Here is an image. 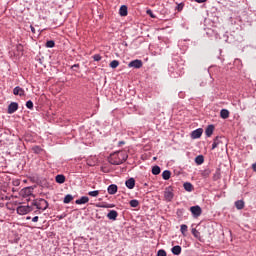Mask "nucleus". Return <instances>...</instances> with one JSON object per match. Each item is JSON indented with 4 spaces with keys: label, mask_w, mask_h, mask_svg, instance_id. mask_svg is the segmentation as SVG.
Masks as SVG:
<instances>
[{
    "label": "nucleus",
    "mask_w": 256,
    "mask_h": 256,
    "mask_svg": "<svg viewBox=\"0 0 256 256\" xmlns=\"http://www.w3.org/2000/svg\"><path fill=\"white\" fill-rule=\"evenodd\" d=\"M128 158L127 152L117 151L110 155L108 161L111 165H123Z\"/></svg>",
    "instance_id": "1"
},
{
    "label": "nucleus",
    "mask_w": 256,
    "mask_h": 256,
    "mask_svg": "<svg viewBox=\"0 0 256 256\" xmlns=\"http://www.w3.org/2000/svg\"><path fill=\"white\" fill-rule=\"evenodd\" d=\"M32 206L36 207L38 211H47L49 209V202L43 198H37L32 201Z\"/></svg>",
    "instance_id": "2"
},
{
    "label": "nucleus",
    "mask_w": 256,
    "mask_h": 256,
    "mask_svg": "<svg viewBox=\"0 0 256 256\" xmlns=\"http://www.w3.org/2000/svg\"><path fill=\"white\" fill-rule=\"evenodd\" d=\"M175 197V194H173V187L169 186L164 191V199H166L168 202L173 201V198Z\"/></svg>",
    "instance_id": "3"
},
{
    "label": "nucleus",
    "mask_w": 256,
    "mask_h": 256,
    "mask_svg": "<svg viewBox=\"0 0 256 256\" xmlns=\"http://www.w3.org/2000/svg\"><path fill=\"white\" fill-rule=\"evenodd\" d=\"M16 211L18 215H27V213L33 211V208H31V206H18Z\"/></svg>",
    "instance_id": "4"
},
{
    "label": "nucleus",
    "mask_w": 256,
    "mask_h": 256,
    "mask_svg": "<svg viewBox=\"0 0 256 256\" xmlns=\"http://www.w3.org/2000/svg\"><path fill=\"white\" fill-rule=\"evenodd\" d=\"M190 211L193 217H201V213H203V210L199 205L190 207Z\"/></svg>",
    "instance_id": "5"
},
{
    "label": "nucleus",
    "mask_w": 256,
    "mask_h": 256,
    "mask_svg": "<svg viewBox=\"0 0 256 256\" xmlns=\"http://www.w3.org/2000/svg\"><path fill=\"white\" fill-rule=\"evenodd\" d=\"M128 67H132L133 69H141L143 67V61L136 59L129 62Z\"/></svg>",
    "instance_id": "6"
},
{
    "label": "nucleus",
    "mask_w": 256,
    "mask_h": 256,
    "mask_svg": "<svg viewBox=\"0 0 256 256\" xmlns=\"http://www.w3.org/2000/svg\"><path fill=\"white\" fill-rule=\"evenodd\" d=\"M17 109H19V104L17 102H12L8 105V111L7 113L9 115H13V113H15V111H17Z\"/></svg>",
    "instance_id": "7"
},
{
    "label": "nucleus",
    "mask_w": 256,
    "mask_h": 256,
    "mask_svg": "<svg viewBox=\"0 0 256 256\" xmlns=\"http://www.w3.org/2000/svg\"><path fill=\"white\" fill-rule=\"evenodd\" d=\"M223 141H225V138L224 137H221V136H217L214 141H213V144H212V150L213 149H217V147H219V145H221L223 143Z\"/></svg>",
    "instance_id": "8"
},
{
    "label": "nucleus",
    "mask_w": 256,
    "mask_h": 256,
    "mask_svg": "<svg viewBox=\"0 0 256 256\" xmlns=\"http://www.w3.org/2000/svg\"><path fill=\"white\" fill-rule=\"evenodd\" d=\"M202 135H203V129L198 128V129L192 131L191 138L192 139H199V138H201Z\"/></svg>",
    "instance_id": "9"
},
{
    "label": "nucleus",
    "mask_w": 256,
    "mask_h": 256,
    "mask_svg": "<svg viewBox=\"0 0 256 256\" xmlns=\"http://www.w3.org/2000/svg\"><path fill=\"white\" fill-rule=\"evenodd\" d=\"M13 95H18L19 97H25V90L20 86H16L13 89Z\"/></svg>",
    "instance_id": "10"
},
{
    "label": "nucleus",
    "mask_w": 256,
    "mask_h": 256,
    "mask_svg": "<svg viewBox=\"0 0 256 256\" xmlns=\"http://www.w3.org/2000/svg\"><path fill=\"white\" fill-rule=\"evenodd\" d=\"M119 216V213H117L116 210H110L109 213L107 214L108 219L110 221H117V217Z\"/></svg>",
    "instance_id": "11"
},
{
    "label": "nucleus",
    "mask_w": 256,
    "mask_h": 256,
    "mask_svg": "<svg viewBox=\"0 0 256 256\" xmlns=\"http://www.w3.org/2000/svg\"><path fill=\"white\" fill-rule=\"evenodd\" d=\"M213 131H215V126H213V124L208 125L205 130L206 137H211V135H213Z\"/></svg>",
    "instance_id": "12"
},
{
    "label": "nucleus",
    "mask_w": 256,
    "mask_h": 256,
    "mask_svg": "<svg viewBox=\"0 0 256 256\" xmlns=\"http://www.w3.org/2000/svg\"><path fill=\"white\" fill-rule=\"evenodd\" d=\"M76 205H85V203H89V197L82 196L80 199L75 201Z\"/></svg>",
    "instance_id": "13"
},
{
    "label": "nucleus",
    "mask_w": 256,
    "mask_h": 256,
    "mask_svg": "<svg viewBox=\"0 0 256 256\" xmlns=\"http://www.w3.org/2000/svg\"><path fill=\"white\" fill-rule=\"evenodd\" d=\"M125 185L128 189H134L135 188V178H130L126 180Z\"/></svg>",
    "instance_id": "14"
},
{
    "label": "nucleus",
    "mask_w": 256,
    "mask_h": 256,
    "mask_svg": "<svg viewBox=\"0 0 256 256\" xmlns=\"http://www.w3.org/2000/svg\"><path fill=\"white\" fill-rule=\"evenodd\" d=\"M205 163V157L203 155H198L195 158V164L196 165H203Z\"/></svg>",
    "instance_id": "15"
},
{
    "label": "nucleus",
    "mask_w": 256,
    "mask_h": 256,
    "mask_svg": "<svg viewBox=\"0 0 256 256\" xmlns=\"http://www.w3.org/2000/svg\"><path fill=\"white\" fill-rule=\"evenodd\" d=\"M108 193H109V195H115V193H117V185H115V184L109 185Z\"/></svg>",
    "instance_id": "16"
},
{
    "label": "nucleus",
    "mask_w": 256,
    "mask_h": 256,
    "mask_svg": "<svg viewBox=\"0 0 256 256\" xmlns=\"http://www.w3.org/2000/svg\"><path fill=\"white\" fill-rule=\"evenodd\" d=\"M127 6L126 5H122L119 9V15L121 17H127Z\"/></svg>",
    "instance_id": "17"
},
{
    "label": "nucleus",
    "mask_w": 256,
    "mask_h": 256,
    "mask_svg": "<svg viewBox=\"0 0 256 256\" xmlns=\"http://www.w3.org/2000/svg\"><path fill=\"white\" fill-rule=\"evenodd\" d=\"M55 181L56 183H59L60 185H62V183H65V175L63 174L56 175Z\"/></svg>",
    "instance_id": "18"
},
{
    "label": "nucleus",
    "mask_w": 256,
    "mask_h": 256,
    "mask_svg": "<svg viewBox=\"0 0 256 256\" xmlns=\"http://www.w3.org/2000/svg\"><path fill=\"white\" fill-rule=\"evenodd\" d=\"M23 195H25L26 197H29L31 195H33V188L31 187H26L22 190Z\"/></svg>",
    "instance_id": "19"
},
{
    "label": "nucleus",
    "mask_w": 256,
    "mask_h": 256,
    "mask_svg": "<svg viewBox=\"0 0 256 256\" xmlns=\"http://www.w3.org/2000/svg\"><path fill=\"white\" fill-rule=\"evenodd\" d=\"M181 251L182 249H181V246L179 245H176L171 249V252L173 253V255H181Z\"/></svg>",
    "instance_id": "20"
},
{
    "label": "nucleus",
    "mask_w": 256,
    "mask_h": 256,
    "mask_svg": "<svg viewBox=\"0 0 256 256\" xmlns=\"http://www.w3.org/2000/svg\"><path fill=\"white\" fill-rule=\"evenodd\" d=\"M162 178L164 179V181H169V179H171V171L164 170L162 173Z\"/></svg>",
    "instance_id": "21"
},
{
    "label": "nucleus",
    "mask_w": 256,
    "mask_h": 256,
    "mask_svg": "<svg viewBox=\"0 0 256 256\" xmlns=\"http://www.w3.org/2000/svg\"><path fill=\"white\" fill-rule=\"evenodd\" d=\"M235 207H236V209H238V210L244 209V207H245V202H244L243 200H237V201L235 202Z\"/></svg>",
    "instance_id": "22"
},
{
    "label": "nucleus",
    "mask_w": 256,
    "mask_h": 256,
    "mask_svg": "<svg viewBox=\"0 0 256 256\" xmlns=\"http://www.w3.org/2000/svg\"><path fill=\"white\" fill-rule=\"evenodd\" d=\"M220 117H221L222 119H229V110H227V109H222V110L220 111Z\"/></svg>",
    "instance_id": "23"
},
{
    "label": "nucleus",
    "mask_w": 256,
    "mask_h": 256,
    "mask_svg": "<svg viewBox=\"0 0 256 256\" xmlns=\"http://www.w3.org/2000/svg\"><path fill=\"white\" fill-rule=\"evenodd\" d=\"M183 187H184L185 191H188L189 193H191V191H193V184H191L190 182H185L183 184Z\"/></svg>",
    "instance_id": "24"
},
{
    "label": "nucleus",
    "mask_w": 256,
    "mask_h": 256,
    "mask_svg": "<svg viewBox=\"0 0 256 256\" xmlns=\"http://www.w3.org/2000/svg\"><path fill=\"white\" fill-rule=\"evenodd\" d=\"M192 235H194V237L196 239H198L199 241H201V233L199 232V230L193 228L192 229Z\"/></svg>",
    "instance_id": "25"
},
{
    "label": "nucleus",
    "mask_w": 256,
    "mask_h": 256,
    "mask_svg": "<svg viewBox=\"0 0 256 256\" xmlns=\"http://www.w3.org/2000/svg\"><path fill=\"white\" fill-rule=\"evenodd\" d=\"M160 173H161V167H159L158 165L152 168V175H159Z\"/></svg>",
    "instance_id": "26"
},
{
    "label": "nucleus",
    "mask_w": 256,
    "mask_h": 256,
    "mask_svg": "<svg viewBox=\"0 0 256 256\" xmlns=\"http://www.w3.org/2000/svg\"><path fill=\"white\" fill-rule=\"evenodd\" d=\"M110 67L111 69H117L119 67L118 60H113L112 62H110Z\"/></svg>",
    "instance_id": "27"
},
{
    "label": "nucleus",
    "mask_w": 256,
    "mask_h": 256,
    "mask_svg": "<svg viewBox=\"0 0 256 256\" xmlns=\"http://www.w3.org/2000/svg\"><path fill=\"white\" fill-rule=\"evenodd\" d=\"M46 47H47L48 49H53V47H55V41H53V40L47 41V42H46Z\"/></svg>",
    "instance_id": "28"
},
{
    "label": "nucleus",
    "mask_w": 256,
    "mask_h": 256,
    "mask_svg": "<svg viewBox=\"0 0 256 256\" xmlns=\"http://www.w3.org/2000/svg\"><path fill=\"white\" fill-rule=\"evenodd\" d=\"M218 179H221V172L217 170L213 175V180L218 181Z\"/></svg>",
    "instance_id": "29"
},
{
    "label": "nucleus",
    "mask_w": 256,
    "mask_h": 256,
    "mask_svg": "<svg viewBox=\"0 0 256 256\" xmlns=\"http://www.w3.org/2000/svg\"><path fill=\"white\" fill-rule=\"evenodd\" d=\"M130 207H139V200L133 199L130 201Z\"/></svg>",
    "instance_id": "30"
},
{
    "label": "nucleus",
    "mask_w": 256,
    "mask_h": 256,
    "mask_svg": "<svg viewBox=\"0 0 256 256\" xmlns=\"http://www.w3.org/2000/svg\"><path fill=\"white\" fill-rule=\"evenodd\" d=\"M88 195L90 197H98L99 196V190L90 191V192H88Z\"/></svg>",
    "instance_id": "31"
},
{
    "label": "nucleus",
    "mask_w": 256,
    "mask_h": 256,
    "mask_svg": "<svg viewBox=\"0 0 256 256\" xmlns=\"http://www.w3.org/2000/svg\"><path fill=\"white\" fill-rule=\"evenodd\" d=\"M187 229H188V227L186 224H182L180 226V231H181L182 235H185V233H187Z\"/></svg>",
    "instance_id": "32"
},
{
    "label": "nucleus",
    "mask_w": 256,
    "mask_h": 256,
    "mask_svg": "<svg viewBox=\"0 0 256 256\" xmlns=\"http://www.w3.org/2000/svg\"><path fill=\"white\" fill-rule=\"evenodd\" d=\"M73 199V196L71 194H67L64 198V203H69Z\"/></svg>",
    "instance_id": "33"
},
{
    "label": "nucleus",
    "mask_w": 256,
    "mask_h": 256,
    "mask_svg": "<svg viewBox=\"0 0 256 256\" xmlns=\"http://www.w3.org/2000/svg\"><path fill=\"white\" fill-rule=\"evenodd\" d=\"M211 175V170L206 169L202 172V177H209Z\"/></svg>",
    "instance_id": "34"
},
{
    "label": "nucleus",
    "mask_w": 256,
    "mask_h": 256,
    "mask_svg": "<svg viewBox=\"0 0 256 256\" xmlns=\"http://www.w3.org/2000/svg\"><path fill=\"white\" fill-rule=\"evenodd\" d=\"M157 256H167V252L163 249L158 250Z\"/></svg>",
    "instance_id": "35"
},
{
    "label": "nucleus",
    "mask_w": 256,
    "mask_h": 256,
    "mask_svg": "<svg viewBox=\"0 0 256 256\" xmlns=\"http://www.w3.org/2000/svg\"><path fill=\"white\" fill-rule=\"evenodd\" d=\"M184 7H185V4L180 3V4H178V5L176 6V9H177V11L181 12V11H183V8H184Z\"/></svg>",
    "instance_id": "36"
},
{
    "label": "nucleus",
    "mask_w": 256,
    "mask_h": 256,
    "mask_svg": "<svg viewBox=\"0 0 256 256\" xmlns=\"http://www.w3.org/2000/svg\"><path fill=\"white\" fill-rule=\"evenodd\" d=\"M26 107H27V109H33V101L28 100V101L26 102Z\"/></svg>",
    "instance_id": "37"
},
{
    "label": "nucleus",
    "mask_w": 256,
    "mask_h": 256,
    "mask_svg": "<svg viewBox=\"0 0 256 256\" xmlns=\"http://www.w3.org/2000/svg\"><path fill=\"white\" fill-rule=\"evenodd\" d=\"M101 59H102V57H101L100 54H95V55L93 56V60H94V61H101Z\"/></svg>",
    "instance_id": "38"
},
{
    "label": "nucleus",
    "mask_w": 256,
    "mask_h": 256,
    "mask_svg": "<svg viewBox=\"0 0 256 256\" xmlns=\"http://www.w3.org/2000/svg\"><path fill=\"white\" fill-rule=\"evenodd\" d=\"M33 151H34V153H41L42 149L39 146H34Z\"/></svg>",
    "instance_id": "39"
},
{
    "label": "nucleus",
    "mask_w": 256,
    "mask_h": 256,
    "mask_svg": "<svg viewBox=\"0 0 256 256\" xmlns=\"http://www.w3.org/2000/svg\"><path fill=\"white\" fill-rule=\"evenodd\" d=\"M146 13H147V15H150V17H151L152 19H155V16L153 15V11L147 10Z\"/></svg>",
    "instance_id": "40"
},
{
    "label": "nucleus",
    "mask_w": 256,
    "mask_h": 256,
    "mask_svg": "<svg viewBox=\"0 0 256 256\" xmlns=\"http://www.w3.org/2000/svg\"><path fill=\"white\" fill-rule=\"evenodd\" d=\"M65 217H67V214H61L57 216V219H59V221H61V219H65Z\"/></svg>",
    "instance_id": "41"
},
{
    "label": "nucleus",
    "mask_w": 256,
    "mask_h": 256,
    "mask_svg": "<svg viewBox=\"0 0 256 256\" xmlns=\"http://www.w3.org/2000/svg\"><path fill=\"white\" fill-rule=\"evenodd\" d=\"M37 221H39V216H34V217L32 218V222H33V223H37Z\"/></svg>",
    "instance_id": "42"
},
{
    "label": "nucleus",
    "mask_w": 256,
    "mask_h": 256,
    "mask_svg": "<svg viewBox=\"0 0 256 256\" xmlns=\"http://www.w3.org/2000/svg\"><path fill=\"white\" fill-rule=\"evenodd\" d=\"M71 69H79V64H74Z\"/></svg>",
    "instance_id": "43"
},
{
    "label": "nucleus",
    "mask_w": 256,
    "mask_h": 256,
    "mask_svg": "<svg viewBox=\"0 0 256 256\" xmlns=\"http://www.w3.org/2000/svg\"><path fill=\"white\" fill-rule=\"evenodd\" d=\"M122 145H125V141H119L118 142V147H121Z\"/></svg>",
    "instance_id": "44"
},
{
    "label": "nucleus",
    "mask_w": 256,
    "mask_h": 256,
    "mask_svg": "<svg viewBox=\"0 0 256 256\" xmlns=\"http://www.w3.org/2000/svg\"><path fill=\"white\" fill-rule=\"evenodd\" d=\"M196 3H205L207 0H194Z\"/></svg>",
    "instance_id": "45"
},
{
    "label": "nucleus",
    "mask_w": 256,
    "mask_h": 256,
    "mask_svg": "<svg viewBox=\"0 0 256 256\" xmlns=\"http://www.w3.org/2000/svg\"><path fill=\"white\" fill-rule=\"evenodd\" d=\"M102 207H103L104 209H109V207H112V206H110V205H102Z\"/></svg>",
    "instance_id": "46"
},
{
    "label": "nucleus",
    "mask_w": 256,
    "mask_h": 256,
    "mask_svg": "<svg viewBox=\"0 0 256 256\" xmlns=\"http://www.w3.org/2000/svg\"><path fill=\"white\" fill-rule=\"evenodd\" d=\"M252 169L256 172V163L252 165Z\"/></svg>",
    "instance_id": "47"
},
{
    "label": "nucleus",
    "mask_w": 256,
    "mask_h": 256,
    "mask_svg": "<svg viewBox=\"0 0 256 256\" xmlns=\"http://www.w3.org/2000/svg\"><path fill=\"white\" fill-rule=\"evenodd\" d=\"M30 27H31L32 33H35V27H33V26H30Z\"/></svg>",
    "instance_id": "48"
},
{
    "label": "nucleus",
    "mask_w": 256,
    "mask_h": 256,
    "mask_svg": "<svg viewBox=\"0 0 256 256\" xmlns=\"http://www.w3.org/2000/svg\"><path fill=\"white\" fill-rule=\"evenodd\" d=\"M34 213H36L37 215H39V214L41 213V211L36 210V211H34Z\"/></svg>",
    "instance_id": "49"
},
{
    "label": "nucleus",
    "mask_w": 256,
    "mask_h": 256,
    "mask_svg": "<svg viewBox=\"0 0 256 256\" xmlns=\"http://www.w3.org/2000/svg\"><path fill=\"white\" fill-rule=\"evenodd\" d=\"M26 219H27V221H29V219H31V216H27Z\"/></svg>",
    "instance_id": "50"
},
{
    "label": "nucleus",
    "mask_w": 256,
    "mask_h": 256,
    "mask_svg": "<svg viewBox=\"0 0 256 256\" xmlns=\"http://www.w3.org/2000/svg\"><path fill=\"white\" fill-rule=\"evenodd\" d=\"M153 159H154V161H155V160L157 159V157H154Z\"/></svg>",
    "instance_id": "51"
}]
</instances>
